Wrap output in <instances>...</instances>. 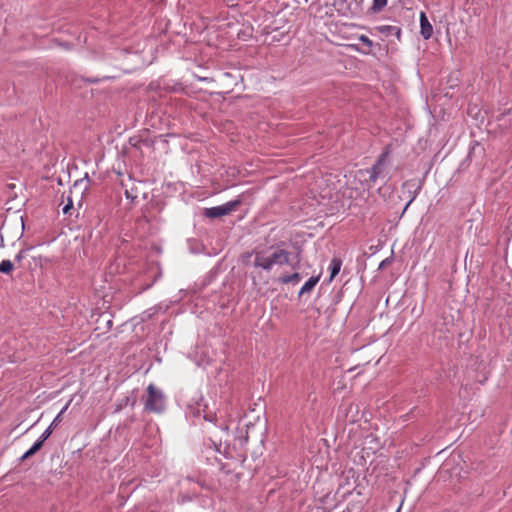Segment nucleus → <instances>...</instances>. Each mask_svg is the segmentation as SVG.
Instances as JSON below:
<instances>
[{
    "instance_id": "nucleus-1",
    "label": "nucleus",
    "mask_w": 512,
    "mask_h": 512,
    "mask_svg": "<svg viewBox=\"0 0 512 512\" xmlns=\"http://www.w3.org/2000/svg\"><path fill=\"white\" fill-rule=\"evenodd\" d=\"M252 255H255L254 266L262 268L266 271L272 269L274 265H283L289 262V252L284 249H255L252 253H247L243 256V262L249 261Z\"/></svg>"
},
{
    "instance_id": "nucleus-2",
    "label": "nucleus",
    "mask_w": 512,
    "mask_h": 512,
    "mask_svg": "<svg viewBox=\"0 0 512 512\" xmlns=\"http://www.w3.org/2000/svg\"><path fill=\"white\" fill-rule=\"evenodd\" d=\"M144 408L148 412L160 413L165 407V397L161 390L154 384H150L146 389V396L143 399Z\"/></svg>"
},
{
    "instance_id": "nucleus-3",
    "label": "nucleus",
    "mask_w": 512,
    "mask_h": 512,
    "mask_svg": "<svg viewBox=\"0 0 512 512\" xmlns=\"http://www.w3.org/2000/svg\"><path fill=\"white\" fill-rule=\"evenodd\" d=\"M241 204L240 199L229 201L223 205L206 208L204 215L208 218H218L230 214L235 211L236 208Z\"/></svg>"
},
{
    "instance_id": "nucleus-4",
    "label": "nucleus",
    "mask_w": 512,
    "mask_h": 512,
    "mask_svg": "<svg viewBox=\"0 0 512 512\" xmlns=\"http://www.w3.org/2000/svg\"><path fill=\"white\" fill-rule=\"evenodd\" d=\"M388 155H389V150L388 148L378 157L376 163L372 166L371 169H366L364 171H360L361 173L362 172H366L369 174V182L370 183H375L376 180L382 176L384 170H385V165H386V161H387V158H388Z\"/></svg>"
},
{
    "instance_id": "nucleus-5",
    "label": "nucleus",
    "mask_w": 512,
    "mask_h": 512,
    "mask_svg": "<svg viewBox=\"0 0 512 512\" xmlns=\"http://www.w3.org/2000/svg\"><path fill=\"white\" fill-rule=\"evenodd\" d=\"M420 33L426 40L430 39L433 34V27L424 12L420 13Z\"/></svg>"
},
{
    "instance_id": "nucleus-6",
    "label": "nucleus",
    "mask_w": 512,
    "mask_h": 512,
    "mask_svg": "<svg viewBox=\"0 0 512 512\" xmlns=\"http://www.w3.org/2000/svg\"><path fill=\"white\" fill-rule=\"evenodd\" d=\"M375 30L385 36L395 35L397 39L400 40L401 29L397 26L383 25L376 27Z\"/></svg>"
},
{
    "instance_id": "nucleus-7",
    "label": "nucleus",
    "mask_w": 512,
    "mask_h": 512,
    "mask_svg": "<svg viewBox=\"0 0 512 512\" xmlns=\"http://www.w3.org/2000/svg\"><path fill=\"white\" fill-rule=\"evenodd\" d=\"M319 279H320V276L310 277L304 283V285L301 287V289L299 291V295L301 296V295L311 292L313 290V288L316 286V284L319 282Z\"/></svg>"
},
{
    "instance_id": "nucleus-8",
    "label": "nucleus",
    "mask_w": 512,
    "mask_h": 512,
    "mask_svg": "<svg viewBox=\"0 0 512 512\" xmlns=\"http://www.w3.org/2000/svg\"><path fill=\"white\" fill-rule=\"evenodd\" d=\"M342 266V260L340 258H333L329 269H330V281L339 273Z\"/></svg>"
},
{
    "instance_id": "nucleus-9",
    "label": "nucleus",
    "mask_w": 512,
    "mask_h": 512,
    "mask_svg": "<svg viewBox=\"0 0 512 512\" xmlns=\"http://www.w3.org/2000/svg\"><path fill=\"white\" fill-rule=\"evenodd\" d=\"M300 280H301V276L297 272L292 273L290 275H283L279 278V282L283 283V284H288V283L297 284V283H299Z\"/></svg>"
},
{
    "instance_id": "nucleus-10",
    "label": "nucleus",
    "mask_w": 512,
    "mask_h": 512,
    "mask_svg": "<svg viewBox=\"0 0 512 512\" xmlns=\"http://www.w3.org/2000/svg\"><path fill=\"white\" fill-rule=\"evenodd\" d=\"M388 0H373L372 6L370 7V11L372 13H378L383 10V8L387 5Z\"/></svg>"
},
{
    "instance_id": "nucleus-11",
    "label": "nucleus",
    "mask_w": 512,
    "mask_h": 512,
    "mask_svg": "<svg viewBox=\"0 0 512 512\" xmlns=\"http://www.w3.org/2000/svg\"><path fill=\"white\" fill-rule=\"evenodd\" d=\"M14 266L10 260H3L0 263V272L9 274L12 272Z\"/></svg>"
},
{
    "instance_id": "nucleus-12",
    "label": "nucleus",
    "mask_w": 512,
    "mask_h": 512,
    "mask_svg": "<svg viewBox=\"0 0 512 512\" xmlns=\"http://www.w3.org/2000/svg\"><path fill=\"white\" fill-rule=\"evenodd\" d=\"M73 210V200L70 196L67 197V203L63 206L62 211L64 214H70V211Z\"/></svg>"
},
{
    "instance_id": "nucleus-13",
    "label": "nucleus",
    "mask_w": 512,
    "mask_h": 512,
    "mask_svg": "<svg viewBox=\"0 0 512 512\" xmlns=\"http://www.w3.org/2000/svg\"><path fill=\"white\" fill-rule=\"evenodd\" d=\"M54 428H55L54 426H51V425H50V426H49V427H48V428L43 432V434L41 435V437H40V439H39V440H43V443H44V442H45V440H46L47 438H49V437H50V435H51V433H52V431H53V429H54Z\"/></svg>"
},
{
    "instance_id": "nucleus-14",
    "label": "nucleus",
    "mask_w": 512,
    "mask_h": 512,
    "mask_svg": "<svg viewBox=\"0 0 512 512\" xmlns=\"http://www.w3.org/2000/svg\"><path fill=\"white\" fill-rule=\"evenodd\" d=\"M43 446V440H37L33 446L29 449L33 454H35L37 451H39Z\"/></svg>"
},
{
    "instance_id": "nucleus-15",
    "label": "nucleus",
    "mask_w": 512,
    "mask_h": 512,
    "mask_svg": "<svg viewBox=\"0 0 512 512\" xmlns=\"http://www.w3.org/2000/svg\"><path fill=\"white\" fill-rule=\"evenodd\" d=\"M359 40L361 41V43H363L364 45H367L368 47H372V41L365 35H361L359 37Z\"/></svg>"
},
{
    "instance_id": "nucleus-16",
    "label": "nucleus",
    "mask_w": 512,
    "mask_h": 512,
    "mask_svg": "<svg viewBox=\"0 0 512 512\" xmlns=\"http://www.w3.org/2000/svg\"><path fill=\"white\" fill-rule=\"evenodd\" d=\"M62 415L63 411H60V413L52 421L51 426L56 427L62 421Z\"/></svg>"
},
{
    "instance_id": "nucleus-17",
    "label": "nucleus",
    "mask_w": 512,
    "mask_h": 512,
    "mask_svg": "<svg viewBox=\"0 0 512 512\" xmlns=\"http://www.w3.org/2000/svg\"><path fill=\"white\" fill-rule=\"evenodd\" d=\"M204 419L209 422H214L216 420V415L212 414V413L206 414V415H204Z\"/></svg>"
},
{
    "instance_id": "nucleus-18",
    "label": "nucleus",
    "mask_w": 512,
    "mask_h": 512,
    "mask_svg": "<svg viewBox=\"0 0 512 512\" xmlns=\"http://www.w3.org/2000/svg\"><path fill=\"white\" fill-rule=\"evenodd\" d=\"M32 455H34L31 451H26L23 456L21 457V460H25V459H28L29 457H31Z\"/></svg>"
},
{
    "instance_id": "nucleus-19",
    "label": "nucleus",
    "mask_w": 512,
    "mask_h": 512,
    "mask_svg": "<svg viewBox=\"0 0 512 512\" xmlns=\"http://www.w3.org/2000/svg\"><path fill=\"white\" fill-rule=\"evenodd\" d=\"M32 455H34L31 451H26L23 456L21 457V460H25V459H28L29 457H31Z\"/></svg>"
},
{
    "instance_id": "nucleus-20",
    "label": "nucleus",
    "mask_w": 512,
    "mask_h": 512,
    "mask_svg": "<svg viewBox=\"0 0 512 512\" xmlns=\"http://www.w3.org/2000/svg\"><path fill=\"white\" fill-rule=\"evenodd\" d=\"M23 251H20L17 255H16V260L18 261H21L23 259Z\"/></svg>"
},
{
    "instance_id": "nucleus-21",
    "label": "nucleus",
    "mask_w": 512,
    "mask_h": 512,
    "mask_svg": "<svg viewBox=\"0 0 512 512\" xmlns=\"http://www.w3.org/2000/svg\"><path fill=\"white\" fill-rule=\"evenodd\" d=\"M70 402H71V401H69V402H68V403L63 407V409L61 410V411H63V413L68 409V407H69V405H70Z\"/></svg>"
},
{
    "instance_id": "nucleus-22",
    "label": "nucleus",
    "mask_w": 512,
    "mask_h": 512,
    "mask_svg": "<svg viewBox=\"0 0 512 512\" xmlns=\"http://www.w3.org/2000/svg\"><path fill=\"white\" fill-rule=\"evenodd\" d=\"M400 509H401V506L398 508V510H397L396 512H399V511H400Z\"/></svg>"
},
{
    "instance_id": "nucleus-23",
    "label": "nucleus",
    "mask_w": 512,
    "mask_h": 512,
    "mask_svg": "<svg viewBox=\"0 0 512 512\" xmlns=\"http://www.w3.org/2000/svg\"><path fill=\"white\" fill-rule=\"evenodd\" d=\"M364 0H359L360 3H362Z\"/></svg>"
}]
</instances>
